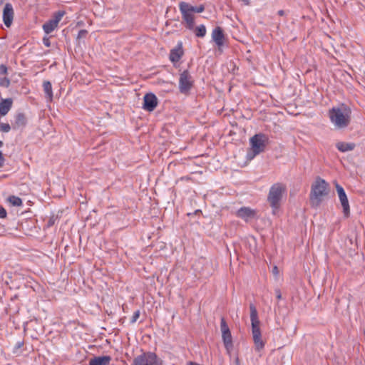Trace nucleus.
I'll use <instances>...</instances> for the list:
<instances>
[{
    "label": "nucleus",
    "instance_id": "nucleus-1",
    "mask_svg": "<svg viewBox=\"0 0 365 365\" xmlns=\"http://www.w3.org/2000/svg\"><path fill=\"white\" fill-rule=\"evenodd\" d=\"M328 195L329 184L324 179L317 177L312 185L309 194V200L312 207H319Z\"/></svg>",
    "mask_w": 365,
    "mask_h": 365
},
{
    "label": "nucleus",
    "instance_id": "nucleus-2",
    "mask_svg": "<svg viewBox=\"0 0 365 365\" xmlns=\"http://www.w3.org/2000/svg\"><path fill=\"white\" fill-rule=\"evenodd\" d=\"M351 110L349 107L343 106L341 108H332L329 110V116L331 122L337 128H346L351 120Z\"/></svg>",
    "mask_w": 365,
    "mask_h": 365
},
{
    "label": "nucleus",
    "instance_id": "nucleus-3",
    "mask_svg": "<svg viewBox=\"0 0 365 365\" xmlns=\"http://www.w3.org/2000/svg\"><path fill=\"white\" fill-rule=\"evenodd\" d=\"M250 320L252 324V334L255 346L257 351H260L264 347V343L262 339V334L259 328L260 322L258 318V313L255 306L253 304H250Z\"/></svg>",
    "mask_w": 365,
    "mask_h": 365
},
{
    "label": "nucleus",
    "instance_id": "nucleus-4",
    "mask_svg": "<svg viewBox=\"0 0 365 365\" xmlns=\"http://www.w3.org/2000/svg\"><path fill=\"white\" fill-rule=\"evenodd\" d=\"M285 192L286 186L283 183L277 182L271 186L267 195V202L272 209L273 214H276V212L279 208Z\"/></svg>",
    "mask_w": 365,
    "mask_h": 365
},
{
    "label": "nucleus",
    "instance_id": "nucleus-5",
    "mask_svg": "<svg viewBox=\"0 0 365 365\" xmlns=\"http://www.w3.org/2000/svg\"><path fill=\"white\" fill-rule=\"evenodd\" d=\"M267 138L262 133L255 134L250 140L251 145L250 152L247 153V157L252 159L255 156L263 152L266 147Z\"/></svg>",
    "mask_w": 365,
    "mask_h": 365
},
{
    "label": "nucleus",
    "instance_id": "nucleus-6",
    "mask_svg": "<svg viewBox=\"0 0 365 365\" xmlns=\"http://www.w3.org/2000/svg\"><path fill=\"white\" fill-rule=\"evenodd\" d=\"M131 365H163V361L153 351H142L135 356Z\"/></svg>",
    "mask_w": 365,
    "mask_h": 365
},
{
    "label": "nucleus",
    "instance_id": "nucleus-7",
    "mask_svg": "<svg viewBox=\"0 0 365 365\" xmlns=\"http://www.w3.org/2000/svg\"><path fill=\"white\" fill-rule=\"evenodd\" d=\"M179 9L182 14V18L186 24V28L189 30L194 29V16L193 13L190 10L189 4L185 1L179 3Z\"/></svg>",
    "mask_w": 365,
    "mask_h": 365
},
{
    "label": "nucleus",
    "instance_id": "nucleus-8",
    "mask_svg": "<svg viewBox=\"0 0 365 365\" xmlns=\"http://www.w3.org/2000/svg\"><path fill=\"white\" fill-rule=\"evenodd\" d=\"M193 86V80L187 70H185L180 75L179 91L181 93L187 94Z\"/></svg>",
    "mask_w": 365,
    "mask_h": 365
},
{
    "label": "nucleus",
    "instance_id": "nucleus-9",
    "mask_svg": "<svg viewBox=\"0 0 365 365\" xmlns=\"http://www.w3.org/2000/svg\"><path fill=\"white\" fill-rule=\"evenodd\" d=\"M336 190L343 207V213L344 217H348L350 215V207L349 204V200L346 196V194L344 190V188L339 185L338 183H336Z\"/></svg>",
    "mask_w": 365,
    "mask_h": 365
},
{
    "label": "nucleus",
    "instance_id": "nucleus-10",
    "mask_svg": "<svg viewBox=\"0 0 365 365\" xmlns=\"http://www.w3.org/2000/svg\"><path fill=\"white\" fill-rule=\"evenodd\" d=\"M158 105V98L155 94L146 93L143 98V108L148 111H153Z\"/></svg>",
    "mask_w": 365,
    "mask_h": 365
},
{
    "label": "nucleus",
    "instance_id": "nucleus-11",
    "mask_svg": "<svg viewBox=\"0 0 365 365\" xmlns=\"http://www.w3.org/2000/svg\"><path fill=\"white\" fill-rule=\"evenodd\" d=\"M257 212L255 210L251 209L249 207H242L237 212V217L244 220L245 222L254 219L256 217Z\"/></svg>",
    "mask_w": 365,
    "mask_h": 365
},
{
    "label": "nucleus",
    "instance_id": "nucleus-12",
    "mask_svg": "<svg viewBox=\"0 0 365 365\" xmlns=\"http://www.w3.org/2000/svg\"><path fill=\"white\" fill-rule=\"evenodd\" d=\"M14 16V12L11 4L6 3L3 10V21L6 27L11 26Z\"/></svg>",
    "mask_w": 365,
    "mask_h": 365
},
{
    "label": "nucleus",
    "instance_id": "nucleus-13",
    "mask_svg": "<svg viewBox=\"0 0 365 365\" xmlns=\"http://www.w3.org/2000/svg\"><path fill=\"white\" fill-rule=\"evenodd\" d=\"M212 39L218 47V50H221V47L224 45L225 34L223 29L220 26H216L212 32Z\"/></svg>",
    "mask_w": 365,
    "mask_h": 365
},
{
    "label": "nucleus",
    "instance_id": "nucleus-14",
    "mask_svg": "<svg viewBox=\"0 0 365 365\" xmlns=\"http://www.w3.org/2000/svg\"><path fill=\"white\" fill-rule=\"evenodd\" d=\"M183 55V50L182 44H178L175 48L170 51L169 58L173 63H176L180 61Z\"/></svg>",
    "mask_w": 365,
    "mask_h": 365
},
{
    "label": "nucleus",
    "instance_id": "nucleus-15",
    "mask_svg": "<svg viewBox=\"0 0 365 365\" xmlns=\"http://www.w3.org/2000/svg\"><path fill=\"white\" fill-rule=\"evenodd\" d=\"M27 123V119L24 113H18L15 115L14 123L12 124V128L14 130L24 128Z\"/></svg>",
    "mask_w": 365,
    "mask_h": 365
},
{
    "label": "nucleus",
    "instance_id": "nucleus-16",
    "mask_svg": "<svg viewBox=\"0 0 365 365\" xmlns=\"http://www.w3.org/2000/svg\"><path fill=\"white\" fill-rule=\"evenodd\" d=\"M110 356H95L89 361V365H109L111 361Z\"/></svg>",
    "mask_w": 365,
    "mask_h": 365
},
{
    "label": "nucleus",
    "instance_id": "nucleus-17",
    "mask_svg": "<svg viewBox=\"0 0 365 365\" xmlns=\"http://www.w3.org/2000/svg\"><path fill=\"white\" fill-rule=\"evenodd\" d=\"M222 337L227 351L230 352L233 349L232 337L230 330L222 333Z\"/></svg>",
    "mask_w": 365,
    "mask_h": 365
},
{
    "label": "nucleus",
    "instance_id": "nucleus-18",
    "mask_svg": "<svg viewBox=\"0 0 365 365\" xmlns=\"http://www.w3.org/2000/svg\"><path fill=\"white\" fill-rule=\"evenodd\" d=\"M12 100L11 98H6L2 100L0 103V115L1 116L6 115L12 106Z\"/></svg>",
    "mask_w": 365,
    "mask_h": 365
},
{
    "label": "nucleus",
    "instance_id": "nucleus-19",
    "mask_svg": "<svg viewBox=\"0 0 365 365\" xmlns=\"http://www.w3.org/2000/svg\"><path fill=\"white\" fill-rule=\"evenodd\" d=\"M43 91L46 94V98L51 101L53 99V91H52V86L50 81H45L43 83Z\"/></svg>",
    "mask_w": 365,
    "mask_h": 365
},
{
    "label": "nucleus",
    "instance_id": "nucleus-20",
    "mask_svg": "<svg viewBox=\"0 0 365 365\" xmlns=\"http://www.w3.org/2000/svg\"><path fill=\"white\" fill-rule=\"evenodd\" d=\"M336 148L341 152L352 150L355 148V144L353 143L339 142L336 143Z\"/></svg>",
    "mask_w": 365,
    "mask_h": 365
},
{
    "label": "nucleus",
    "instance_id": "nucleus-21",
    "mask_svg": "<svg viewBox=\"0 0 365 365\" xmlns=\"http://www.w3.org/2000/svg\"><path fill=\"white\" fill-rule=\"evenodd\" d=\"M57 26L58 25L56 23L51 20H49L43 25V29L46 34H48L51 33Z\"/></svg>",
    "mask_w": 365,
    "mask_h": 365
},
{
    "label": "nucleus",
    "instance_id": "nucleus-22",
    "mask_svg": "<svg viewBox=\"0 0 365 365\" xmlns=\"http://www.w3.org/2000/svg\"><path fill=\"white\" fill-rule=\"evenodd\" d=\"M195 34L197 37L203 38L206 35V28L204 25H200L195 29Z\"/></svg>",
    "mask_w": 365,
    "mask_h": 365
},
{
    "label": "nucleus",
    "instance_id": "nucleus-23",
    "mask_svg": "<svg viewBox=\"0 0 365 365\" xmlns=\"http://www.w3.org/2000/svg\"><path fill=\"white\" fill-rule=\"evenodd\" d=\"M8 200L14 206H21L23 205L22 200L19 197L15 195L9 196Z\"/></svg>",
    "mask_w": 365,
    "mask_h": 365
},
{
    "label": "nucleus",
    "instance_id": "nucleus-24",
    "mask_svg": "<svg viewBox=\"0 0 365 365\" xmlns=\"http://www.w3.org/2000/svg\"><path fill=\"white\" fill-rule=\"evenodd\" d=\"M65 14L66 12L64 11H58L57 12L54 13L53 19L51 20L58 25Z\"/></svg>",
    "mask_w": 365,
    "mask_h": 365
},
{
    "label": "nucleus",
    "instance_id": "nucleus-25",
    "mask_svg": "<svg viewBox=\"0 0 365 365\" xmlns=\"http://www.w3.org/2000/svg\"><path fill=\"white\" fill-rule=\"evenodd\" d=\"M190 10L194 13H202L205 10V6L203 5H200L199 6H193L189 4Z\"/></svg>",
    "mask_w": 365,
    "mask_h": 365
},
{
    "label": "nucleus",
    "instance_id": "nucleus-26",
    "mask_svg": "<svg viewBox=\"0 0 365 365\" xmlns=\"http://www.w3.org/2000/svg\"><path fill=\"white\" fill-rule=\"evenodd\" d=\"M220 329L222 333L230 331V328L224 317H222L220 320Z\"/></svg>",
    "mask_w": 365,
    "mask_h": 365
},
{
    "label": "nucleus",
    "instance_id": "nucleus-27",
    "mask_svg": "<svg viewBox=\"0 0 365 365\" xmlns=\"http://www.w3.org/2000/svg\"><path fill=\"white\" fill-rule=\"evenodd\" d=\"M9 86L10 80L8 78L4 77L0 78V86L8 88Z\"/></svg>",
    "mask_w": 365,
    "mask_h": 365
},
{
    "label": "nucleus",
    "instance_id": "nucleus-28",
    "mask_svg": "<svg viewBox=\"0 0 365 365\" xmlns=\"http://www.w3.org/2000/svg\"><path fill=\"white\" fill-rule=\"evenodd\" d=\"M11 130V125L9 123H0V130L4 133H8Z\"/></svg>",
    "mask_w": 365,
    "mask_h": 365
},
{
    "label": "nucleus",
    "instance_id": "nucleus-29",
    "mask_svg": "<svg viewBox=\"0 0 365 365\" xmlns=\"http://www.w3.org/2000/svg\"><path fill=\"white\" fill-rule=\"evenodd\" d=\"M140 310H137L133 313V314L130 319L131 324H134L135 322H136V321L138 319V318L140 317Z\"/></svg>",
    "mask_w": 365,
    "mask_h": 365
},
{
    "label": "nucleus",
    "instance_id": "nucleus-30",
    "mask_svg": "<svg viewBox=\"0 0 365 365\" xmlns=\"http://www.w3.org/2000/svg\"><path fill=\"white\" fill-rule=\"evenodd\" d=\"M87 34H88L87 30L81 29L78 31L77 38L78 39L84 38L86 37Z\"/></svg>",
    "mask_w": 365,
    "mask_h": 365
},
{
    "label": "nucleus",
    "instance_id": "nucleus-31",
    "mask_svg": "<svg viewBox=\"0 0 365 365\" xmlns=\"http://www.w3.org/2000/svg\"><path fill=\"white\" fill-rule=\"evenodd\" d=\"M8 73V68L4 64L0 65V75H7Z\"/></svg>",
    "mask_w": 365,
    "mask_h": 365
},
{
    "label": "nucleus",
    "instance_id": "nucleus-32",
    "mask_svg": "<svg viewBox=\"0 0 365 365\" xmlns=\"http://www.w3.org/2000/svg\"><path fill=\"white\" fill-rule=\"evenodd\" d=\"M6 215L7 212L6 210L3 207L0 206V218L4 219L6 217Z\"/></svg>",
    "mask_w": 365,
    "mask_h": 365
},
{
    "label": "nucleus",
    "instance_id": "nucleus-33",
    "mask_svg": "<svg viewBox=\"0 0 365 365\" xmlns=\"http://www.w3.org/2000/svg\"><path fill=\"white\" fill-rule=\"evenodd\" d=\"M43 44H44L46 47H50V46H51V41H50L49 38H48V37H44V38H43Z\"/></svg>",
    "mask_w": 365,
    "mask_h": 365
},
{
    "label": "nucleus",
    "instance_id": "nucleus-34",
    "mask_svg": "<svg viewBox=\"0 0 365 365\" xmlns=\"http://www.w3.org/2000/svg\"><path fill=\"white\" fill-rule=\"evenodd\" d=\"M275 294H276V297L278 300H280L282 299V293H281V291L279 289H275Z\"/></svg>",
    "mask_w": 365,
    "mask_h": 365
},
{
    "label": "nucleus",
    "instance_id": "nucleus-35",
    "mask_svg": "<svg viewBox=\"0 0 365 365\" xmlns=\"http://www.w3.org/2000/svg\"><path fill=\"white\" fill-rule=\"evenodd\" d=\"M277 14L279 16H284L285 14V11L284 10H279V11H278Z\"/></svg>",
    "mask_w": 365,
    "mask_h": 365
},
{
    "label": "nucleus",
    "instance_id": "nucleus-36",
    "mask_svg": "<svg viewBox=\"0 0 365 365\" xmlns=\"http://www.w3.org/2000/svg\"><path fill=\"white\" fill-rule=\"evenodd\" d=\"M24 343L23 341H19L17 344H16V347L17 348H21L22 346H23Z\"/></svg>",
    "mask_w": 365,
    "mask_h": 365
},
{
    "label": "nucleus",
    "instance_id": "nucleus-37",
    "mask_svg": "<svg viewBox=\"0 0 365 365\" xmlns=\"http://www.w3.org/2000/svg\"><path fill=\"white\" fill-rule=\"evenodd\" d=\"M4 161H0V168L3 167Z\"/></svg>",
    "mask_w": 365,
    "mask_h": 365
},
{
    "label": "nucleus",
    "instance_id": "nucleus-38",
    "mask_svg": "<svg viewBox=\"0 0 365 365\" xmlns=\"http://www.w3.org/2000/svg\"><path fill=\"white\" fill-rule=\"evenodd\" d=\"M246 165H247V161H245V162H244V163H243V165H242V167H245V166H246Z\"/></svg>",
    "mask_w": 365,
    "mask_h": 365
},
{
    "label": "nucleus",
    "instance_id": "nucleus-39",
    "mask_svg": "<svg viewBox=\"0 0 365 365\" xmlns=\"http://www.w3.org/2000/svg\"><path fill=\"white\" fill-rule=\"evenodd\" d=\"M0 160H4L3 156H2V153L1 150H0Z\"/></svg>",
    "mask_w": 365,
    "mask_h": 365
},
{
    "label": "nucleus",
    "instance_id": "nucleus-40",
    "mask_svg": "<svg viewBox=\"0 0 365 365\" xmlns=\"http://www.w3.org/2000/svg\"><path fill=\"white\" fill-rule=\"evenodd\" d=\"M273 272H277V267H274V269H273Z\"/></svg>",
    "mask_w": 365,
    "mask_h": 365
},
{
    "label": "nucleus",
    "instance_id": "nucleus-41",
    "mask_svg": "<svg viewBox=\"0 0 365 365\" xmlns=\"http://www.w3.org/2000/svg\"><path fill=\"white\" fill-rule=\"evenodd\" d=\"M3 143L0 140V147L2 145Z\"/></svg>",
    "mask_w": 365,
    "mask_h": 365
}]
</instances>
